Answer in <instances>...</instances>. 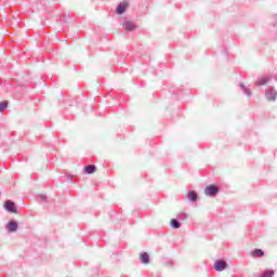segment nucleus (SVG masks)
Returning a JSON list of instances; mask_svg holds the SVG:
<instances>
[{
	"instance_id": "1",
	"label": "nucleus",
	"mask_w": 277,
	"mask_h": 277,
	"mask_svg": "<svg viewBox=\"0 0 277 277\" xmlns=\"http://www.w3.org/2000/svg\"><path fill=\"white\" fill-rule=\"evenodd\" d=\"M228 267V264L224 260H216L214 262V269L215 272H224Z\"/></svg>"
},
{
	"instance_id": "2",
	"label": "nucleus",
	"mask_w": 277,
	"mask_h": 277,
	"mask_svg": "<svg viewBox=\"0 0 277 277\" xmlns=\"http://www.w3.org/2000/svg\"><path fill=\"white\" fill-rule=\"evenodd\" d=\"M4 209L9 213H17L16 203H14L12 200H6L4 202Z\"/></svg>"
},
{
	"instance_id": "3",
	"label": "nucleus",
	"mask_w": 277,
	"mask_h": 277,
	"mask_svg": "<svg viewBox=\"0 0 277 277\" xmlns=\"http://www.w3.org/2000/svg\"><path fill=\"white\" fill-rule=\"evenodd\" d=\"M127 8H129V2H120L116 9L117 14H124Z\"/></svg>"
},
{
	"instance_id": "4",
	"label": "nucleus",
	"mask_w": 277,
	"mask_h": 277,
	"mask_svg": "<svg viewBox=\"0 0 277 277\" xmlns=\"http://www.w3.org/2000/svg\"><path fill=\"white\" fill-rule=\"evenodd\" d=\"M17 228H18V224L14 221L9 222L6 225V230L9 233H16Z\"/></svg>"
},
{
	"instance_id": "5",
	"label": "nucleus",
	"mask_w": 277,
	"mask_h": 277,
	"mask_svg": "<svg viewBox=\"0 0 277 277\" xmlns=\"http://www.w3.org/2000/svg\"><path fill=\"white\" fill-rule=\"evenodd\" d=\"M123 29H126V31H135V29H137V26L133 24V22H124Z\"/></svg>"
},
{
	"instance_id": "6",
	"label": "nucleus",
	"mask_w": 277,
	"mask_h": 277,
	"mask_svg": "<svg viewBox=\"0 0 277 277\" xmlns=\"http://www.w3.org/2000/svg\"><path fill=\"white\" fill-rule=\"evenodd\" d=\"M187 198L188 200H190L192 202H196V200H198V194H196V192L190 190L187 194Z\"/></svg>"
},
{
	"instance_id": "7",
	"label": "nucleus",
	"mask_w": 277,
	"mask_h": 277,
	"mask_svg": "<svg viewBox=\"0 0 277 277\" xmlns=\"http://www.w3.org/2000/svg\"><path fill=\"white\" fill-rule=\"evenodd\" d=\"M140 259L145 265H148V263H150V256L148 255V253H141Z\"/></svg>"
},
{
	"instance_id": "8",
	"label": "nucleus",
	"mask_w": 277,
	"mask_h": 277,
	"mask_svg": "<svg viewBox=\"0 0 277 277\" xmlns=\"http://www.w3.org/2000/svg\"><path fill=\"white\" fill-rule=\"evenodd\" d=\"M220 192V187L216 185H210L209 186V196H215Z\"/></svg>"
},
{
	"instance_id": "9",
	"label": "nucleus",
	"mask_w": 277,
	"mask_h": 277,
	"mask_svg": "<svg viewBox=\"0 0 277 277\" xmlns=\"http://www.w3.org/2000/svg\"><path fill=\"white\" fill-rule=\"evenodd\" d=\"M84 172L87 174H94V172H96V167L94 164L87 166Z\"/></svg>"
},
{
	"instance_id": "10",
	"label": "nucleus",
	"mask_w": 277,
	"mask_h": 277,
	"mask_svg": "<svg viewBox=\"0 0 277 277\" xmlns=\"http://www.w3.org/2000/svg\"><path fill=\"white\" fill-rule=\"evenodd\" d=\"M266 83H269V77H262L258 80V85H265Z\"/></svg>"
},
{
	"instance_id": "11",
	"label": "nucleus",
	"mask_w": 277,
	"mask_h": 277,
	"mask_svg": "<svg viewBox=\"0 0 277 277\" xmlns=\"http://www.w3.org/2000/svg\"><path fill=\"white\" fill-rule=\"evenodd\" d=\"M265 253L263 252V250L261 249H255L253 252H252V255L253 256H263Z\"/></svg>"
},
{
	"instance_id": "12",
	"label": "nucleus",
	"mask_w": 277,
	"mask_h": 277,
	"mask_svg": "<svg viewBox=\"0 0 277 277\" xmlns=\"http://www.w3.org/2000/svg\"><path fill=\"white\" fill-rule=\"evenodd\" d=\"M171 226H172L173 228H181V223H179V221H176L175 219H173V220L171 221Z\"/></svg>"
},
{
	"instance_id": "13",
	"label": "nucleus",
	"mask_w": 277,
	"mask_h": 277,
	"mask_svg": "<svg viewBox=\"0 0 277 277\" xmlns=\"http://www.w3.org/2000/svg\"><path fill=\"white\" fill-rule=\"evenodd\" d=\"M273 276H274V271H267L261 277H273Z\"/></svg>"
},
{
	"instance_id": "14",
	"label": "nucleus",
	"mask_w": 277,
	"mask_h": 277,
	"mask_svg": "<svg viewBox=\"0 0 277 277\" xmlns=\"http://www.w3.org/2000/svg\"><path fill=\"white\" fill-rule=\"evenodd\" d=\"M4 109H8V103L2 102V103H0V113L4 111Z\"/></svg>"
},
{
	"instance_id": "15",
	"label": "nucleus",
	"mask_w": 277,
	"mask_h": 277,
	"mask_svg": "<svg viewBox=\"0 0 277 277\" xmlns=\"http://www.w3.org/2000/svg\"><path fill=\"white\" fill-rule=\"evenodd\" d=\"M205 194H206L207 196H209V186H206V188H205Z\"/></svg>"
},
{
	"instance_id": "16",
	"label": "nucleus",
	"mask_w": 277,
	"mask_h": 277,
	"mask_svg": "<svg viewBox=\"0 0 277 277\" xmlns=\"http://www.w3.org/2000/svg\"><path fill=\"white\" fill-rule=\"evenodd\" d=\"M42 199H44V196H41Z\"/></svg>"
}]
</instances>
